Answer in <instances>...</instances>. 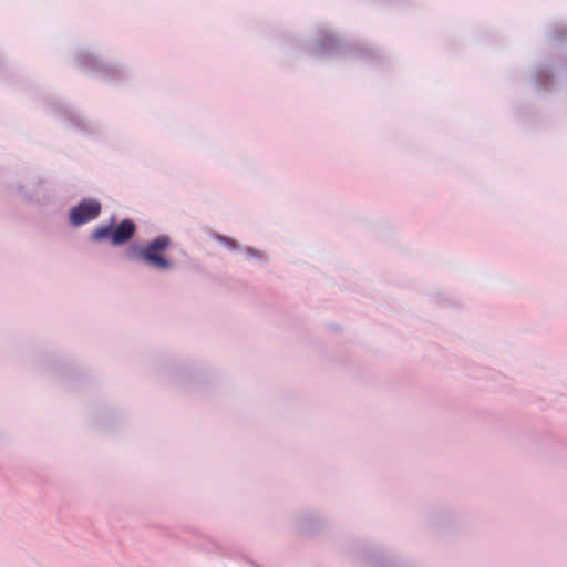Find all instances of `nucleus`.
<instances>
[{
	"instance_id": "nucleus-1",
	"label": "nucleus",
	"mask_w": 567,
	"mask_h": 567,
	"mask_svg": "<svg viewBox=\"0 0 567 567\" xmlns=\"http://www.w3.org/2000/svg\"><path fill=\"white\" fill-rule=\"evenodd\" d=\"M171 246L168 236L162 235L150 241L145 247L140 249L138 256L147 265L161 270L171 268V261L164 255L165 250Z\"/></svg>"
},
{
	"instance_id": "nucleus-2",
	"label": "nucleus",
	"mask_w": 567,
	"mask_h": 567,
	"mask_svg": "<svg viewBox=\"0 0 567 567\" xmlns=\"http://www.w3.org/2000/svg\"><path fill=\"white\" fill-rule=\"evenodd\" d=\"M101 212V205L96 200H83L71 210L70 219L75 226L83 225L95 219Z\"/></svg>"
},
{
	"instance_id": "nucleus-3",
	"label": "nucleus",
	"mask_w": 567,
	"mask_h": 567,
	"mask_svg": "<svg viewBox=\"0 0 567 567\" xmlns=\"http://www.w3.org/2000/svg\"><path fill=\"white\" fill-rule=\"evenodd\" d=\"M135 234V225L133 221L125 219L111 233L113 245H123L128 241Z\"/></svg>"
},
{
	"instance_id": "nucleus-4",
	"label": "nucleus",
	"mask_w": 567,
	"mask_h": 567,
	"mask_svg": "<svg viewBox=\"0 0 567 567\" xmlns=\"http://www.w3.org/2000/svg\"><path fill=\"white\" fill-rule=\"evenodd\" d=\"M111 233L112 231L109 228H97L94 231V238L103 239V238H106V237H111Z\"/></svg>"
}]
</instances>
